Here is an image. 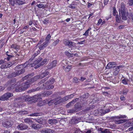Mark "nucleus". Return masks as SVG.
<instances>
[{
  "label": "nucleus",
  "instance_id": "f257e3e1",
  "mask_svg": "<svg viewBox=\"0 0 133 133\" xmlns=\"http://www.w3.org/2000/svg\"><path fill=\"white\" fill-rule=\"evenodd\" d=\"M47 79L48 78H46L44 79H42L38 83V85L40 86V87H38L36 88L31 89L29 90L28 92L30 93L44 88L48 90L53 88H54V86L52 84L55 81L54 79L52 78L49 81L45 82Z\"/></svg>",
  "mask_w": 133,
  "mask_h": 133
},
{
  "label": "nucleus",
  "instance_id": "f03ea898",
  "mask_svg": "<svg viewBox=\"0 0 133 133\" xmlns=\"http://www.w3.org/2000/svg\"><path fill=\"white\" fill-rule=\"evenodd\" d=\"M118 8L120 19L126 20L127 19V15L124 3L123 2L120 5L118 6Z\"/></svg>",
  "mask_w": 133,
  "mask_h": 133
},
{
  "label": "nucleus",
  "instance_id": "7ed1b4c3",
  "mask_svg": "<svg viewBox=\"0 0 133 133\" xmlns=\"http://www.w3.org/2000/svg\"><path fill=\"white\" fill-rule=\"evenodd\" d=\"M19 99H23V101H31V102H36L37 101L41 100L42 99L41 98V95H35L32 97H29L28 96H26L25 97L22 96L21 98Z\"/></svg>",
  "mask_w": 133,
  "mask_h": 133
},
{
  "label": "nucleus",
  "instance_id": "20e7f679",
  "mask_svg": "<svg viewBox=\"0 0 133 133\" xmlns=\"http://www.w3.org/2000/svg\"><path fill=\"white\" fill-rule=\"evenodd\" d=\"M31 84L30 81L28 80L26 82L23 83L21 85L17 86L15 88V90L16 92H21L24 90L29 88Z\"/></svg>",
  "mask_w": 133,
  "mask_h": 133
},
{
  "label": "nucleus",
  "instance_id": "39448f33",
  "mask_svg": "<svg viewBox=\"0 0 133 133\" xmlns=\"http://www.w3.org/2000/svg\"><path fill=\"white\" fill-rule=\"evenodd\" d=\"M23 68L22 65H19L17 66L15 68L16 71L12 73L11 77H15L23 73L25 70Z\"/></svg>",
  "mask_w": 133,
  "mask_h": 133
},
{
  "label": "nucleus",
  "instance_id": "423d86ee",
  "mask_svg": "<svg viewBox=\"0 0 133 133\" xmlns=\"http://www.w3.org/2000/svg\"><path fill=\"white\" fill-rule=\"evenodd\" d=\"M7 84H8L7 86H8L7 88V90H12L15 87V86L16 85V81L14 79L9 81L7 83Z\"/></svg>",
  "mask_w": 133,
  "mask_h": 133
},
{
  "label": "nucleus",
  "instance_id": "0eeeda50",
  "mask_svg": "<svg viewBox=\"0 0 133 133\" xmlns=\"http://www.w3.org/2000/svg\"><path fill=\"white\" fill-rule=\"evenodd\" d=\"M13 96V94L11 93H7L2 96L0 98V100L2 101L7 100L8 99Z\"/></svg>",
  "mask_w": 133,
  "mask_h": 133
},
{
  "label": "nucleus",
  "instance_id": "6e6552de",
  "mask_svg": "<svg viewBox=\"0 0 133 133\" xmlns=\"http://www.w3.org/2000/svg\"><path fill=\"white\" fill-rule=\"evenodd\" d=\"M79 103H77L75 105V108L74 109H72L70 110H67V112L68 113H72L73 112H76L79 110V109L80 108V105L78 106Z\"/></svg>",
  "mask_w": 133,
  "mask_h": 133
},
{
  "label": "nucleus",
  "instance_id": "1a4fd4ad",
  "mask_svg": "<svg viewBox=\"0 0 133 133\" xmlns=\"http://www.w3.org/2000/svg\"><path fill=\"white\" fill-rule=\"evenodd\" d=\"M48 100H49L48 99ZM59 100L58 98H56L55 99H54L53 100H50V101H48V102H47V103H48V105H52V104L54 103L55 104V105H56L58 104H59V103H58L57 101H58ZM49 101V100H48Z\"/></svg>",
  "mask_w": 133,
  "mask_h": 133
},
{
  "label": "nucleus",
  "instance_id": "9d476101",
  "mask_svg": "<svg viewBox=\"0 0 133 133\" xmlns=\"http://www.w3.org/2000/svg\"><path fill=\"white\" fill-rule=\"evenodd\" d=\"M57 61H53L51 63L49 64L48 65V67L49 69H52L55 67L56 65Z\"/></svg>",
  "mask_w": 133,
  "mask_h": 133
},
{
  "label": "nucleus",
  "instance_id": "9b49d317",
  "mask_svg": "<svg viewBox=\"0 0 133 133\" xmlns=\"http://www.w3.org/2000/svg\"><path fill=\"white\" fill-rule=\"evenodd\" d=\"M15 4L18 6L24 4L26 3L25 0H15Z\"/></svg>",
  "mask_w": 133,
  "mask_h": 133
},
{
  "label": "nucleus",
  "instance_id": "f8f14e48",
  "mask_svg": "<svg viewBox=\"0 0 133 133\" xmlns=\"http://www.w3.org/2000/svg\"><path fill=\"white\" fill-rule=\"evenodd\" d=\"M28 126L25 125L21 123L18 125L17 127V128L19 130H23L27 128Z\"/></svg>",
  "mask_w": 133,
  "mask_h": 133
},
{
  "label": "nucleus",
  "instance_id": "ddd939ff",
  "mask_svg": "<svg viewBox=\"0 0 133 133\" xmlns=\"http://www.w3.org/2000/svg\"><path fill=\"white\" fill-rule=\"evenodd\" d=\"M116 65L115 62H110L108 64L106 67L107 69H110L114 67Z\"/></svg>",
  "mask_w": 133,
  "mask_h": 133
},
{
  "label": "nucleus",
  "instance_id": "4468645a",
  "mask_svg": "<svg viewBox=\"0 0 133 133\" xmlns=\"http://www.w3.org/2000/svg\"><path fill=\"white\" fill-rule=\"evenodd\" d=\"M63 43L66 45H67L69 47H70L71 46L73 45L74 44V43L70 41L66 40L65 39Z\"/></svg>",
  "mask_w": 133,
  "mask_h": 133
},
{
  "label": "nucleus",
  "instance_id": "2eb2a0df",
  "mask_svg": "<svg viewBox=\"0 0 133 133\" xmlns=\"http://www.w3.org/2000/svg\"><path fill=\"white\" fill-rule=\"evenodd\" d=\"M2 124L4 127H10L12 125V124L10 121H8L3 122Z\"/></svg>",
  "mask_w": 133,
  "mask_h": 133
},
{
  "label": "nucleus",
  "instance_id": "dca6fc26",
  "mask_svg": "<svg viewBox=\"0 0 133 133\" xmlns=\"http://www.w3.org/2000/svg\"><path fill=\"white\" fill-rule=\"evenodd\" d=\"M41 131L43 133H54L55 132V131L53 130L50 129L42 130Z\"/></svg>",
  "mask_w": 133,
  "mask_h": 133
},
{
  "label": "nucleus",
  "instance_id": "f3484780",
  "mask_svg": "<svg viewBox=\"0 0 133 133\" xmlns=\"http://www.w3.org/2000/svg\"><path fill=\"white\" fill-rule=\"evenodd\" d=\"M48 101V99H46L43 101H40L38 103V105L39 106H42L45 104V103H47V102Z\"/></svg>",
  "mask_w": 133,
  "mask_h": 133
},
{
  "label": "nucleus",
  "instance_id": "a211bd4d",
  "mask_svg": "<svg viewBox=\"0 0 133 133\" xmlns=\"http://www.w3.org/2000/svg\"><path fill=\"white\" fill-rule=\"evenodd\" d=\"M42 58H41L40 57L37 59L35 61L34 63H30L31 65V66L33 67L37 64L39 62L42 60Z\"/></svg>",
  "mask_w": 133,
  "mask_h": 133
},
{
  "label": "nucleus",
  "instance_id": "6ab92c4d",
  "mask_svg": "<svg viewBox=\"0 0 133 133\" xmlns=\"http://www.w3.org/2000/svg\"><path fill=\"white\" fill-rule=\"evenodd\" d=\"M129 91V89L127 88H124L122 90L120 91V94H122L123 95H127Z\"/></svg>",
  "mask_w": 133,
  "mask_h": 133
},
{
  "label": "nucleus",
  "instance_id": "aec40b11",
  "mask_svg": "<svg viewBox=\"0 0 133 133\" xmlns=\"http://www.w3.org/2000/svg\"><path fill=\"white\" fill-rule=\"evenodd\" d=\"M122 67V65H120L119 66H116L115 68L114 69V74L115 75H117L119 71V68Z\"/></svg>",
  "mask_w": 133,
  "mask_h": 133
},
{
  "label": "nucleus",
  "instance_id": "412c9836",
  "mask_svg": "<svg viewBox=\"0 0 133 133\" xmlns=\"http://www.w3.org/2000/svg\"><path fill=\"white\" fill-rule=\"evenodd\" d=\"M58 98L59 100L57 101L58 103H60L61 102L65 101L68 99L67 96H66L63 98H61V97H59Z\"/></svg>",
  "mask_w": 133,
  "mask_h": 133
},
{
  "label": "nucleus",
  "instance_id": "4be33fe9",
  "mask_svg": "<svg viewBox=\"0 0 133 133\" xmlns=\"http://www.w3.org/2000/svg\"><path fill=\"white\" fill-rule=\"evenodd\" d=\"M48 122L49 124L52 125L57 123L58 121L56 119H51L49 120Z\"/></svg>",
  "mask_w": 133,
  "mask_h": 133
},
{
  "label": "nucleus",
  "instance_id": "5701e85b",
  "mask_svg": "<svg viewBox=\"0 0 133 133\" xmlns=\"http://www.w3.org/2000/svg\"><path fill=\"white\" fill-rule=\"evenodd\" d=\"M31 126L34 129H37L38 128H41L42 127V125L40 124H33Z\"/></svg>",
  "mask_w": 133,
  "mask_h": 133
},
{
  "label": "nucleus",
  "instance_id": "b1692460",
  "mask_svg": "<svg viewBox=\"0 0 133 133\" xmlns=\"http://www.w3.org/2000/svg\"><path fill=\"white\" fill-rule=\"evenodd\" d=\"M47 60L45 58L44 59L41 63L37 65V66H35V68L36 69L38 68L41 65H43L45 64L47 61Z\"/></svg>",
  "mask_w": 133,
  "mask_h": 133
},
{
  "label": "nucleus",
  "instance_id": "393cba45",
  "mask_svg": "<svg viewBox=\"0 0 133 133\" xmlns=\"http://www.w3.org/2000/svg\"><path fill=\"white\" fill-rule=\"evenodd\" d=\"M105 108L104 109H102V110H100L99 112L102 115H104L105 114L109 112L110 111V109H108L106 110H105Z\"/></svg>",
  "mask_w": 133,
  "mask_h": 133
},
{
  "label": "nucleus",
  "instance_id": "a878e982",
  "mask_svg": "<svg viewBox=\"0 0 133 133\" xmlns=\"http://www.w3.org/2000/svg\"><path fill=\"white\" fill-rule=\"evenodd\" d=\"M52 93V92L51 91H48L47 92H45L44 93L42 94L41 95L43 96H48L51 94Z\"/></svg>",
  "mask_w": 133,
  "mask_h": 133
},
{
  "label": "nucleus",
  "instance_id": "bb28decb",
  "mask_svg": "<svg viewBox=\"0 0 133 133\" xmlns=\"http://www.w3.org/2000/svg\"><path fill=\"white\" fill-rule=\"evenodd\" d=\"M48 45L46 43L44 42L42 44L40 45L39 47V48L40 50H43L44 48Z\"/></svg>",
  "mask_w": 133,
  "mask_h": 133
},
{
  "label": "nucleus",
  "instance_id": "cd10ccee",
  "mask_svg": "<svg viewBox=\"0 0 133 133\" xmlns=\"http://www.w3.org/2000/svg\"><path fill=\"white\" fill-rule=\"evenodd\" d=\"M12 64L11 62H9L8 63L6 64L5 65H2L1 67L2 68L9 67L11 66Z\"/></svg>",
  "mask_w": 133,
  "mask_h": 133
},
{
  "label": "nucleus",
  "instance_id": "c85d7f7f",
  "mask_svg": "<svg viewBox=\"0 0 133 133\" xmlns=\"http://www.w3.org/2000/svg\"><path fill=\"white\" fill-rule=\"evenodd\" d=\"M24 122L28 124H30L33 123L32 121L30 118H27L25 119Z\"/></svg>",
  "mask_w": 133,
  "mask_h": 133
},
{
  "label": "nucleus",
  "instance_id": "c756f323",
  "mask_svg": "<svg viewBox=\"0 0 133 133\" xmlns=\"http://www.w3.org/2000/svg\"><path fill=\"white\" fill-rule=\"evenodd\" d=\"M40 77L39 75L31 79V81H30L31 83H32L35 81H37L38 79L40 78Z\"/></svg>",
  "mask_w": 133,
  "mask_h": 133
},
{
  "label": "nucleus",
  "instance_id": "7c9ffc66",
  "mask_svg": "<svg viewBox=\"0 0 133 133\" xmlns=\"http://www.w3.org/2000/svg\"><path fill=\"white\" fill-rule=\"evenodd\" d=\"M51 36L50 34H49L45 38V42L47 44L50 43V39L51 38Z\"/></svg>",
  "mask_w": 133,
  "mask_h": 133
},
{
  "label": "nucleus",
  "instance_id": "2f4dec72",
  "mask_svg": "<svg viewBox=\"0 0 133 133\" xmlns=\"http://www.w3.org/2000/svg\"><path fill=\"white\" fill-rule=\"evenodd\" d=\"M49 72L47 71H45V72L42 73L41 75H39L40 78H43L44 77L46 76L47 75H48Z\"/></svg>",
  "mask_w": 133,
  "mask_h": 133
},
{
  "label": "nucleus",
  "instance_id": "473e14b6",
  "mask_svg": "<svg viewBox=\"0 0 133 133\" xmlns=\"http://www.w3.org/2000/svg\"><path fill=\"white\" fill-rule=\"evenodd\" d=\"M129 82V79L127 78H124L122 81V83L124 85H127Z\"/></svg>",
  "mask_w": 133,
  "mask_h": 133
},
{
  "label": "nucleus",
  "instance_id": "72a5a7b5",
  "mask_svg": "<svg viewBox=\"0 0 133 133\" xmlns=\"http://www.w3.org/2000/svg\"><path fill=\"white\" fill-rule=\"evenodd\" d=\"M11 47L12 48H13L16 50H17L19 48V46L17 45L16 44H14L12 45Z\"/></svg>",
  "mask_w": 133,
  "mask_h": 133
},
{
  "label": "nucleus",
  "instance_id": "f704fd0d",
  "mask_svg": "<svg viewBox=\"0 0 133 133\" xmlns=\"http://www.w3.org/2000/svg\"><path fill=\"white\" fill-rule=\"evenodd\" d=\"M31 74H29L23 78L22 79L23 80H24L28 79V80H29V81H30L29 79L31 78Z\"/></svg>",
  "mask_w": 133,
  "mask_h": 133
},
{
  "label": "nucleus",
  "instance_id": "c9c22d12",
  "mask_svg": "<svg viewBox=\"0 0 133 133\" xmlns=\"http://www.w3.org/2000/svg\"><path fill=\"white\" fill-rule=\"evenodd\" d=\"M124 122H125V120H124L123 119H120L118 120H116L115 121V123L117 124H120Z\"/></svg>",
  "mask_w": 133,
  "mask_h": 133
},
{
  "label": "nucleus",
  "instance_id": "e433bc0d",
  "mask_svg": "<svg viewBox=\"0 0 133 133\" xmlns=\"http://www.w3.org/2000/svg\"><path fill=\"white\" fill-rule=\"evenodd\" d=\"M65 54L69 57H72L73 56L74 54H71L68 51H66L65 52Z\"/></svg>",
  "mask_w": 133,
  "mask_h": 133
},
{
  "label": "nucleus",
  "instance_id": "4c0bfd02",
  "mask_svg": "<svg viewBox=\"0 0 133 133\" xmlns=\"http://www.w3.org/2000/svg\"><path fill=\"white\" fill-rule=\"evenodd\" d=\"M9 3L11 4L12 6H14L15 3V0H9Z\"/></svg>",
  "mask_w": 133,
  "mask_h": 133
},
{
  "label": "nucleus",
  "instance_id": "58836bf2",
  "mask_svg": "<svg viewBox=\"0 0 133 133\" xmlns=\"http://www.w3.org/2000/svg\"><path fill=\"white\" fill-rule=\"evenodd\" d=\"M71 65H68L66 67L65 70V71L68 72L69 71L71 68Z\"/></svg>",
  "mask_w": 133,
  "mask_h": 133
},
{
  "label": "nucleus",
  "instance_id": "ea45409f",
  "mask_svg": "<svg viewBox=\"0 0 133 133\" xmlns=\"http://www.w3.org/2000/svg\"><path fill=\"white\" fill-rule=\"evenodd\" d=\"M91 29V28H89L87 31H86L85 33L83 34L84 35L87 36L88 35L89 31Z\"/></svg>",
  "mask_w": 133,
  "mask_h": 133
},
{
  "label": "nucleus",
  "instance_id": "a19ab883",
  "mask_svg": "<svg viewBox=\"0 0 133 133\" xmlns=\"http://www.w3.org/2000/svg\"><path fill=\"white\" fill-rule=\"evenodd\" d=\"M80 79L76 77H74L73 79V82L77 83L79 82Z\"/></svg>",
  "mask_w": 133,
  "mask_h": 133
},
{
  "label": "nucleus",
  "instance_id": "79ce46f5",
  "mask_svg": "<svg viewBox=\"0 0 133 133\" xmlns=\"http://www.w3.org/2000/svg\"><path fill=\"white\" fill-rule=\"evenodd\" d=\"M59 39H57L56 41H54L52 43L53 45L54 46L56 45L59 43Z\"/></svg>",
  "mask_w": 133,
  "mask_h": 133
},
{
  "label": "nucleus",
  "instance_id": "37998d69",
  "mask_svg": "<svg viewBox=\"0 0 133 133\" xmlns=\"http://www.w3.org/2000/svg\"><path fill=\"white\" fill-rule=\"evenodd\" d=\"M28 112L26 111H23L20 112L21 114L23 115H25L28 114Z\"/></svg>",
  "mask_w": 133,
  "mask_h": 133
},
{
  "label": "nucleus",
  "instance_id": "c03bdc74",
  "mask_svg": "<svg viewBox=\"0 0 133 133\" xmlns=\"http://www.w3.org/2000/svg\"><path fill=\"white\" fill-rule=\"evenodd\" d=\"M126 116L125 115H121L119 116H118L116 117L117 118L120 119V118H125Z\"/></svg>",
  "mask_w": 133,
  "mask_h": 133
},
{
  "label": "nucleus",
  "instance_id": "a18cd8bd",
  "mask_svg": "<svg viewBox=\"0 0 133 133\" xmlns=\"http://www.w3.org/2000/svg\"><path fill=\"white\" fill-rule=\"evenodd\" d=\"M38 115V114L37 113H34L31 114L29 115H28V116H37Z\"/></svg>",
  "mask_w": 133,
  "mask_h": 133
},
{
  "label": "nucleus",
  "instance_id": "49530a36",
  "mask_svg": "<svg viewBox=\"0 0 133 133\" xmlns=\"http://www.w3.org/2000/svg\"><path fill=\"white\" fill-rule=\"evenodd\" d=\"M128 3L130 6L133 5V0H128Z\"/></svg>",
  "mask_w": 133,
  "mask_h": 133
},
{
  "label": "nucleus",
  "instance_id": "de8ad7c7",
  "mask_svg": "<svg viewBox=\"0 0 133 133\" xmlns=\"http://www.w3.org/2000/svg\"><path fill=\"white\" fill-rule=\"evenodd\" d=\"M100 110H102V108H100L98 110H96L95 111V115H96L98 114H99V113H101L99 111H100Z\"/></svg>",
  "mask_w": 133,
  "mask_h": 133
},
{
  "label": "nucleus",
  "instance_id": "09e8293b",
  "mask_svg": "<svg viewBox=\"0 0 133 133\" xmlns=\"http://www.w3.org/2000/svg\"><path fill=\"white\" fill-rule=\"evenodd\" d=\"M37 54H35L32 56V58L30 59L29 61V63L31 61H32L33 60V59L35 57V56L37 55Z\"/></svg>",
  "mask_w": 133,
  "mask_h": 133
},
{
  "label": "nucleus",
  "instance_id": "8fccbe9b",
  "mask_svg": "<svg viewBox=\"0 0 133 133\" xmlns=\"http://www.w3.org/2000/svg\"><path fill=\"white\" fill-rule=\"evenodd\" d=\"M12 56L11 55H8L6 58H5V60L6 59L8 61H9L10 59L12 57Z\"/></svg>",
  "mask_w": 133,
  "mask_h": 133
},
{
  "label": "nucleus",
  "instance_id": "3c124183",
  "mask_svg": "<svg viewBox=\"0 0 133 133\" xmlns=\"http://www.w3.org/2000/svg\"><path fill=\"white\" fill-rule=\"evenodd\" d=\"M102 20L100 18L99 19L98 21V22L97 24V25H99L101 24V23H102Z\"/></svg>",
  "mask_w": 133,
  "mask_h": 133
},
{
  "label": "nucleus",
  "instance_id": "603ef678",
  "mask_svg": "<svg viewBox=\"0 0 133 133\" xmlns=\"http://www.w3.org/2000/svg\"><path fill=\"white\" fill-rule=\"evenodd\" d=\"M75 95L74 94H71L70 95L66 96L67 97H68V99H70L72 97Z\"/></svg>",
  "mask_w": 133,
  "mask_h": 133
},
{
  "label": "nucleus",
  "instance_id": "864d4df0",
  "mask_svg": "<svg viewBox=\"0 0 133 133\" xmlns=\"http://www.w3.org/2000/svg\"><path fill=\"white\" fill-rule=\"evenodd\" d=\"M75 95L74 94H71L70 95L66 96L67 97H68V99H70L72 97Z\"/></svg>",
  "mask_w": 133,
  "mask_h": 133
},
{
  "label": "nucleus",
  "instance_id": "5fc2aeb1",
  "mask_svg": "<svg viewBox=\"0 0 133 133\" xmlns=\"http://www.w3.org/2000/svg\"><path fill=\"white\" fill-rule=\"evenodd\" d=\"M117 13V11H116V9L115 8H114L113 9V14L115 16L116 15V13Z\"/></svg>",
  "mask_w": 133,
  "mask_h": 133
},
{
  "label": "nucleus",
  "instance_id": "6e6d98bb",
  "mask_svg": "<svg viewBox=\"0 0 133 133\" xmlns=\"http://www.w3.org/2000/svg\"><path fill=\"white\" fill-rule=\"evenodd\" d=\"M78 98H76V99H73L72 101H71V103H72L73 104H74L75 102L77 101L78 100Z\"/></svg>",
  "mask_w": 133,
  "mask_h": 133
},
{
  "label": "nucleus",
  "instance_id": "4d7b16f0",
  "mask_svg": "<svg viewBox=\"0 0 133 133\" xmlns=\"http://www.w3.org/2000/svg\"><path fill=\"white\" fill-rule=\"evenodd\" d=\"M37 6L39 8H42L44 7V5L43 4H37Z\"/></svg>",
  "mask_w": 133,
  "mask_h": 133
},
{
  "label": "nucleus",
  "instance_id": "13d9d810",
  "mask_svg": "<svg viewBox=\"0 0 133 133\" xmlns=\"http://www.w3.org/2000/svg\"><path fill=\"white\" fill-rule=\"evenodd\" d=\"M75 130V131L74 133H80L81 132L80 130L78 129H76Z\"/></svg>",
  "mask_w": 133,
  "mask_h": 133
},
{
  "label": "nucleus",
  "instance_id": "bf43d9fd",
  "mask_svg": "<svg viewBox=\"0 0 133 133\" xmlns=\"http://www.w3.org/2000/svg\"><path fill=\"white\" fill-rule=\"evenodd\" d=\"M116 21H117V22H119L120 21H119V18L118 17V15H116Z\"/></svg>",
  "mask_w": 133,
  "mask_h": 133
},
{
  "label": "nucleus",
  "instance_id": "052dcab7",
  "mask_svg": "<svg viewBox=\"0 0 133 133\" xmlns=\"http://www.w3.org/2000/svg\"><path fill=\"white\" fill-rule=\"evenodd\" d=\"M69 7L72 9H75V6L74 4H71L69 5Z\"/></svg>",
  "mask_w": 133,
  "mask_h": 133
},
{
  "label": "nucleus",
  "instance_id": "680f3d73",
  "mask_svg": "<svg viewBox=\"0 0 133 133\" xmlns=\"http://www.w3.org/2000/svg\"><path fill=\"white\" fill-rule=\"evenodd\" d=\"M120 99L122 101H124L125 100V98L123 96H121L120 97Z\"/></svg>",
  "mask_w": 133,
  "mask_h": 133
},
{
  "label": "nucleus",
  "instance_id": "e2e57ef3",
  "mask_svg": "<svg viewBox=\"0 0 133 133\" xmlns=\"http://www.w3.org/2000/svg\"><path fill=\"white\" fill-rule=\"evenodd\" d=\"M128 124H129V126H130L131 125H132V124H133V121L131 122H129L128 123H126V124L125 125H127Z\"/></svg>",
  "mask_w": 133,
  "mask_h": 133
},
{
  "label": "nucleus",
  "instance_id": "0e129e2a",
  "mask_svg": "<svg viewBox=\"0 0 133 133\" xmlns=\"http://www.w3.org/2000/svg\"><path fill=\"white\" fill-rule=\"evenodd\" d=\"M91 130H89L87 131H85L83 132V133H91Z\"/></svg>",
  "mask_w": 133,
  "mask_h": 133
},
{
  "label": "nucleus",
  "instance_id": "69168bd1",
  "mask_svg": "<svg viewBox=\"0 0 133 133\" xmlns=\"http://www.w3.org/2000/svg\"><path fill=\"white\" fill-rule=\"evenodd\" d=\"M125 26V25H121L119 26L118 27L119 29H121L124 28Z\"/></svg>",
  "mask_w": 133,
  "mask_h": 133
},
{
  "label": "nucleus",
  "instance_id": "338daca9",
  "mask_svg": "<svg viewBox=\"0 0 133 133\" xmlns=\"http://www.w3.org/2000/svg\"><path fill=\"white\" fill-rule=\"evenodd\" d=\"M33 23V21L32 20H30L29 22V25H31Z\"/></svg>",
  "mask_w": 133,
  "mask_h": 133
},
{
  "label": "nucleus",
  "instance_id": "774afa93",
  "mask_svg": "<svg viewBox=\"0 0 133 133\" xmlns=\"http://www.w3.org/2000/svg\"><path fill=\"white\" fill-rule=\"evenodd\" d=\"M29 27V26L28 25H25L23 28V30H24L25 29H26L28 28Z\"/></svg>",
  "mask_w": 133,
  "mask_h": 133
}]
</instances>
